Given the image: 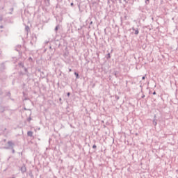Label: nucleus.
<instances>
[{"mask_svg": "<svg viewBox=\"0 0 178 178\" xmlns=\"http://www.w3.org/2000/svg\"><path fill=\"white\" fill-rule=\"evenodd\" d=\"M28 136L29 137H33V131H28Z\"/></svg>", "mask_w": 178, "mask_h": 178, "instance_id": "f257e3e1", "label": "nucleus"}, {"mask_svg": "<svg viewBox=\"0 0 178 178\" xmlns=\"http://www.w3.org/2000/svg\"><path fill=\"white\" fill-rule=\"evenodd\" d=\"M74 74H75L76 79H79V73L75 72Z\"/></svg>", "mask_w": 178, "mask_h": 178, "instance_id": "f03ea898", "label": "nucleus"}, {"mask_svg": "<svg viewBox=\"0 0 178 178\" xmlns=\"http://www.w3.org/2000/svg\"><path fill=\"white\" fill-rule=\"evenodd\" d=\"M135 34L136 35L138 34V30L135 31Z\"/></svg>", "mask_w": 178, "mask_h": 178, "instance_id": "7ed1b4c3", "label": "nucleus"}, {"mask_svg": "<svg viewBox=\"0 0 178 178\" xmlns=\"http://www.w3.org/2000/svg\"><path fill=\"white\" fill-rule=\"evenodd\" d=\"M92 148H94V149L97 148V145H94L92 146Z\"/></svg>", "mask_w": 178, "mask_h": 178, "instance_id": "20e7f679", "label": "nucleus"}, {"mask_svg": "<svg viewBox=\"0 0 178 178\" xmlns=\"http://www.w3.org/2000/svg\"><path fill=\"white\" fill-rule=\"evenodd\" d=\"M8 144H9L10 145H12V144H13V143H12V142H8Z\"/></svg>", "mask_w": 178, "mask_h": 178, "instance_id": "39448f33", "label": "nucleus"}, {"mask_svg": "<svg viewBox=\"0 0 178 178\" xmlns=\"http://www.w3.org/2000/svg\"><path fill=\"white\" fill-rule=\"evenodd\" d=\"M142 80H145V76H143Z\"/></svg>", "mask_w": 178, "mask_h": 178, "instance_id": "423d86ee", "label": "nucleus"}, {"mask_svg": "<svg viewBox=\"0 0 178 178\" xmlns=\"http://www.w3.org/2000/svg\"><path fill=\"white\" fill-rule=\"evenodd\" d=\"M149 0H147L146 1H145V3H147V4H148V1H149Z\"/></svg>", "mask_w": 178, "mask_h": 178, "instance_id": "0eeeda50", "label": "nucleus"}, {"mask_svg": "<svg viewBox=\"0 0 178 178\" xmlns=\"http://www.w3.org/2000/svg\"><path fill=\"white\" fill-rule=\"evenodd\" d=\"M70 92H68L67 93V97H70Z\"/></svg>", "mask_w": 178, "mask_h": 178, "instance_id": "6e6552de", "label": "nucleus"}, {"mask_svg": "<svg viewBox=\"0 0 178 178\" xmlns=\"http://www.w3.org/2000/svg\"><path fill=\"white\" fill-rule=\"evenodd\" d=\"M73 5H74L73 3H71V6H73Z\"/></svg>", "mask_w": 178, "mask_h": 178, "instance_id": "1a4fd4ad", "label": "nucleus"}, {"mask_svg": "<svg viewBox=\"0 0 178 178\" xmlns=\"http://www.w3.org/2000/svg\"><path fill=\"white\" fill-rule=\"evenodd\" d=\"M69 72H72V69H70V70H69Z\"/></svg>", "mask_w": 178, "mask_h": 178, "instance_id": "9d476101", "label": "nucleus"}, {"mask_svg": "<svg viewBox=\"0 0 178 178\" xmlns=\"http://www.w3.org/2000/svg\"><path fill=\"white\" fill-rule=\"evenodd\" d=\"M153 94H154V95H155L156 92H154Z\"/></svg>", "mask_w": 178, "mask_h": 178, "instance_id": "9b49d317", "label": "nucleus"}]
</instances>
